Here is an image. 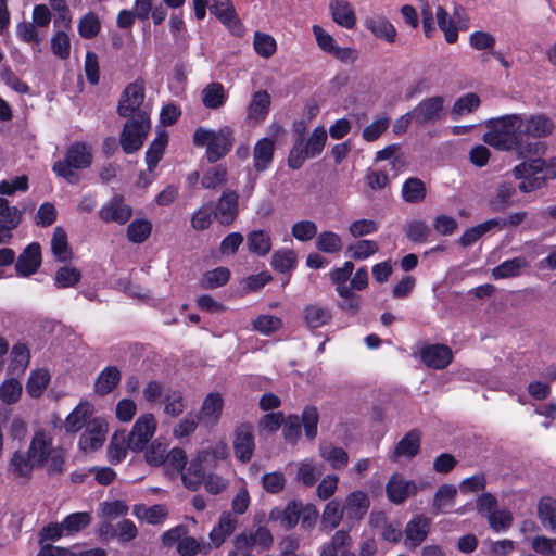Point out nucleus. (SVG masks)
I'll list each match as a JSON object with an SVG mask.
<instances>
[{
    "label": "nucleus",
    "mask_w": 556,
    "mask_h": 556,
    "mask_svg": "<svg viewBox=\"0 0 556 556\" xmlns=\"http://www.w3.org/2000/svg\"><path fill=\"white\" fill-rule=\"evenodd\" d=\"M204 462L195 455L180 475L184 485L190 491H197L205 479Z\"/></svg>",
    "instance_id": "b1692460"
},
{
    "label": "nucleus",
    "mask_w": 556,
    "mask_h": 556,
    "mask_svg": "<svg viewBox=\"0 0 556 556\" xmlns=\"http://www.w3.org/2000/svg\"><path fill=\"white\" fill-rule=\"evenodd\" d=\"M23 392V387L21 382L14 378L7 379L0 384V400L4 404H14L16 403Z\"/></svg>",
    "instance_id": "0e129e2a"
},
{
    "label": "nucleus",
    "mask_w": 556,
    "mask_h": 556,
    "mask_svg": "<svg viewBox=\"0 0 556 556\" xmlns=\"http://www.w3.org/2000/svg\"><path fill=\"white\" fill-rule=\"evenodd\" d=\"M197 455L203 460L205 466L215 467L218 462L226 460L229 456V450L225 442H216L206 448L198 451Z\"/></svg>",
    "instance_id": "a19ab883"
},
{
    "label": "nucleus",
    "mask_w": 556,
    "mask_h": 556,
    "mask_svg": "<svg viewBox=\"0 0 556 556\" xmlns=\"http://www.w3.org/2000/svg\"><path fill=\"white\" fill-rule=\"evenodd\" d=\"M239 213V195L236 191L227 189L219 197L214 216L220 225L229 226L237 218Z\"/></svg>",
    "instance_id": "2eb2a0df"
},
{
    "label": "nucleus",
    "mask_w": 556,
    "mask_h": 556,
    "mask_svg": "<svg viewBox=\"0 0 556 556\" xmlns=\"http://www.w3.org/2000/svg\"><path fill=\"white\" fill-rule=\"evenodd\" d=\"M144 97L143 80L137 79L130 83L121 96L117 106L118 114L123 117H129L134 114L137 115L139 112H147L142 109Z\"/></svg>",
    "instance_id": "6e6552de"
},
{
    "label": "nucleus",
    "mask_w": 556,
    "mask_h": 556,
    "mask_svg": "<svg viewBox=\"0 0 556 556\" xmlns=\"http://www.w3.org/2000/svg\"><path fill=\"white\" fill-rule=\"evenodd\" d=\"M238 520L230 513H223L219 517L217 526L210 532V539L215 547L220 546L227 536L236 529Z\"/></svg>",
    "instance_id": "7c9ffc66"
},
{
    "label": "nucleus",
    "mask_w": 556,
    "mask_h": 556,
    "mask_svg": "<svg viewBox=\"0 0 556 556\" xmlns=\"http://www.w3.org/2000/svg\"><path fill=\"white\" fill-rule=\"evenodd\" d=\"M132 211L129 205L124 202L119 195H115L104 203L99 211L100 218L105 223L125 224L131 217Z\"/></svg>",
    "instance_id": "a211bd4d"
},
{
    "label": "nucleus",
    "mask_w": 556,
    "mask_h": 556,
    "mask_svg": "<svg viewBox=\"0 0 556 556\" xmlns=\"http://www.w3.org/2000/svg\"><path fill=\"white\" fill-rule=\"evenodd\" d=\"M223 407L224 399L222 394L218 392H211L204 397L197 416L202 425L212 427L219 421Z\"/></svg>",
    "instance_id": "6ab92c4d"
},
{
    "label": "nucleus",
    "mask_w": 556,
    "mask_h": 556,
    "mask_svg": "<svg viewBox=\"0 0 556 556\" xmlns=\"http://www.w3.org/2000/svg\"><path fill=\"white\" fill-rule=\"evenodd\" d=\"M22 220V212L10 205L9 201L0 197V224L15 229Z\"/></svg>",
    "instance_id": "69168bd1"
},
{
    "label": "nucleus",
    "mask_w": 556,
    "mask_h": 556,
    "mask_svg": "<svg viewBox=\"0 0 556 556\" xmlns=\"http://www.w3.org/2000/svg\"><path fill=\"white\" fill-rule=\"evenodd\" d=\"M101 534L106 539L116 538L122 543H127L137 536V528L131 520L124 519L116 526L104 523L101 527Z\"/></svg>",
    "instance_id": "bb28decb"
},
{
    "label": "nucleus",
    "mask_w": 556,
    "mask_h": 556,
    "mask_svg": "<svg viewBox=\"0 0 556 556\" xmlns=\"http://www.w3.org/2000/svg\"><path fill=\"white\" fill-rule=\"evenodd\" d=\"M247 245L251 253L265 256L271 250V237L265 230H252L247 236Z\"/></svg>",
    "instance_id": "4c0bfd02"
},
{
    "label": "nucleus",
    "mask_w": 556,
    "mask_h": 556,
    "mask_svg": "<svg viewBox=\"0 0 556 556\" xmlns=\"http://www.w3.org/2000/svg\"><path fill=\"white\" fill-rule=\"evenodd\" d=\"M319 451L321 458L328 462L333 469L342 468L349 462V455L342 447L323 443Z\"/></svg>",
    "instance_id": "de8ad7c7"
},
{
    "label": "nucleus",
    "mask_w": 556,
    "mask_h": 556,
    "mask_svg": "<svg viewBox=\"0 0 556 556\" xmlns=\"http://www.w3.org/2000/svg\"><path fill=\"white\" fill-rule=\"evenodd\" d=\"M333 21L348 29H352L356 24V17L353 8L345 0H331L329 4Z\"/></svg>",
    "instance_id": "c756f323"
},
{
    "label": "nucleus",
    "mask_w": 556,
    "mask_h": 556,
    "mask_svg": "<svg viewBox=\"0 0 556 556\" xmlns=\"http://www.w3.org/2000/svg\"><path fill=\"white\" fill-rule=\"evenodd\" d=\"M419 448H420L419 433L417 431H409L396 444L394 451L390 455V459L392 462H396L402 457L410 459L418 454Z\"/></svg>",
    "instance_id": "cd10ccee"
},
{
    "label": "nucleus",
    "mask_w": 556,
    "mask_h": 556,
    "mask_svg": "<svg viewBox=\"0 0 556 556\" xmlns=\"http://www.w3.org/2000/svg\"><path fill=\"white\" fill-rule=\"evenodd\" d=\"M39 468L27 452L16 451L13 453L8 470L14 478L29 479L33 470Z\"/></svg>",
    "instance_id": "a878e982"
},
{
    "label": "nucleus",
    "mask_w": 556,
    "mask_h": 556,
    "mask_svg": "<svg viewBox=\"0 0 556 556\" xmlns=\"http://www.w3.org/2000/svg\"><path fill=\"white\" fill-rule=\"evenodd\" d=\"M202 102L207 109H219L227 100V92L220 83H211L201 92Z\"/></svg>",
    "instance_id": "e433bc0d"
},
{
    "label": "nucleus",
    "mask_w": 556,
    "mask_h": 556,
    "mask_svg": "<svg viewBox=\"0 0 556 556\" xmlns=\"http://www.w3.org/2000/svg\"><path fill=\"white\" fill-rule=\"evenodd\" d=\"M518 124L526 159L543 153V140L555 130L554 121L542 113L518 114Z\"/></svg>",
    "instance_id": "f03ea898"
},
{
    "label": "nucleus",
    "mask_w": 556,
    "mask_h": 556,
    "mask_svg": "<svg viewBox=\"0 0 556 556\" xmlns=\"http://www.w3.org/2000/svg\"><path fill=\"white\" fill-rule=\"evenodd\" d=\"M354 264L346 261L342 267L336 268L330 273V279L337 285L338 294H346L350 288L348 280L353 273Z\"/></svg>",
    "instance_id": "e2e57ef3"
},
{
    "label": "nucleus",
    "mask_w": 556,
    "mask_h": 556,
    "mask_svg": "<svg viewBox=\"0 0 556 556\" xmlns=\"http://www.w3.org/2000/svg\"><path fill=\"white\" fill-rule=\"evenodd\" d=\"M519 182V190L529 193L544 187L546 180L556 178V157L544 161L540 157L529 159L516 165L511 170Z\"/></svg>",
    "instance_id": "7ed1b4c3"
},
{
    "label": "nucleus",
    "mask_w": 556,
    "mask_h": 556,
    "mask_svg": "<svg viewBox=\"0 0 556 556\" xmlns=\"http://www.w3.org/2000/svg\"><path fill=\"white\" fill-rule=\"evenodd\" d=\"M364 25L377 38H380L387 42H394L396 37V29L384 16L374 15L367 17Z\"/></svg>",
    "instance_id": "c85d7f7f"
},
{
    "label": "nucleus",
    "mask_w": 556,
    "mask_h": 556,
    "mask_svg": "<svg viewBox=\"0 0 556 556\" xmlns=\"http://www.w3.org/2000/svg\"><path fill=\"white\" fill-rule=\"evenodd\" d=\"M386 492L392 503L401 504L409 495L416 494L417 485L414 481L405 480L402 476L395 473L388 481Z\"/></svg>",
    "instance_id": "412c9836"
},
{
    "label": "nucleus",
    "mask_w": 556,
    "mask_h": 556,
    "mask_svg": "<svg viewBox=\"0 0 556 556\" xmlns=\"http://www.w3.org/2000/svg\"><path fill=\"white\" fill-rule=\"evenodd\" d=\"M210 11L236 36L243 34V26L238 18L231 0H210Z\"/></svg>",
    "instance_id": "4468645a"
},
{
    "label": "nucleus",
    "mask_w": 556,
    "mask_h": 556,
    "mask_svg": "<svg viewBox=\"0 0 556 556\" xmlns=\"http://www.w3.org/2000/svg\"><path fill=\"white\" fill-rule=\"evenodd\" d=\"M379 251V245L374 240H358L348 247L350 256L357 261H364Z\"/></svg>",
    "instance_id": "6e6d98bb"
},
{
    "label": "nucleus",
    "mask_w": 556,
    "mask_h": 556,
    "mask_svg": "<svg viewBox=\"0 0 556 556\" xmlns=\"http://www.w3.org/2000/svg\"><path fill=\"white\" fill-rule=\"evenodd\" d=\"M274 141L269 138L258 140L254 147V167L258 172L265 170L271 163L274 156Z\"/></svg>",
    "instance_id": "c9c22d12"
},
{
    "label": "nucleus",
    "mask_w": 556,
    "mask_h": 556,
    "mask_svg": "<svg viewBox=\"0 0 556 556\" xmlns=\"http://www.w3.org/2000/svg\"><path fill=\"white\" fill-rule=\"evenodd\" d=\"M52 442V437L46 430L39 429L35 431L26 452L38 467L45 466L53 451Z\"/></svg>",
    "instance_id": "f3484780"
},
{
    "label": "nucleus",
    "mask_w": 556,
    "mask_h": 556,
    "mask_svg": "<svg viewBox=\"0 0 556 556\" xmlns=\"http://www.w3.org/2000/svg\"><path fill=\"white\" fill-rule=\"evenodd\" d=\"M316 248L321 252L333 254L342 250L343 242L338 233L323 231L317 237Z\"/></svg>",
    "instance_id": "052dcab7"
},
{
    "label": "nucleus",
    "mask_w": 556,
    "mask_h": 556,
    "mask_svg": "<svg viewBox=\"0 0 556 556\" xmlns=\"http://www.w3.org/2000/svg\"><path fill=\"white\" fill-rule=\"evenodd\" d=\"M296 467L295 480L305 486H313L324 471L321 464L308 458L298 463Z\"/></svg>",
    "instance_id": "2f4dec72"
},
{
    "label": "nucleus",
    "mask_w": 556,
    "mask_h": 556,
    "mask_svg": "<svg viewBox=\"0 0 556 556\" xmlns=\"http://www.w3.org/2000/svg\"><path fill=\"white\" fill-rule=\"evenodd\" d=\"M422 362L433 369L445 368L453 358L452 351L444 344L427 345L420 351Z\"/></svg>",
    "instance_id": "4be33fe9"
},
{
    "label": "nucleus",
    "mask_w": 556,
    "mask_h": 556,
    "mask_svg": "<svg viewBox=\"0 0 556 556\" xmlns=\"http://www.w3.org/2000/svg\"><path fill=\"white\" fill-rule=\"evenodd\" d=\"M41 265V248L37 242L28 244L17 256L15 270L18 276L29 277L35 274Z\"/></svg>",
    "instance_id": "dca6fc26"
},
{
    "label": "nucleus",
    "mask_w": 556,
    "mask_h": 556,
    "mask_svg": "<svg viewBox=\"0 0 556 556\" xmlns=\"http://www.w3.org/2000/svg\"><path fill=\"white\" fill-rule=\"evenodd\" d=\"M156 430V420L152 414H143L136 420L128 435V446L132 451H142Z\"/></svg>",
    "instance_id": "9d476101"
},
{
    "label": "nucleus",
    "mask_w": 556,
    "mask_h": 556,
    "mask_svg": "<svg viewBox=\"0 0 556 556\" xmlns=\"http://www.w3.org/2000/svg\"><path fill=\"white\" fill-rule=\"evenodd\" d=\"M165 459L163 466L170 477L180 476L188 464L186 452L178 446L167 451Z\"/></svg>",
    "instance_id": "c03bdc74"
},
{
    "label": "nucleus",
    "mask_w": 556,
    "mask_h": 556,
    "mask_svg": "<svg viewBox=\"0 0 556 556\" xmlns=\"http://www.w3.org/2000/svg\"><path fill=\"white\" fill-rule=\"evenodd\" d=\"M538 518L545 529L556 533V501L554 498L545 496L540 500Z\"/></svg>",
    "instance_id": "58836bf2"
},
{
    "label": "nucleus",
    "mask_w": 556,
    "mask_h": 556,
    "mask_svg": "<svg viewBox=\"0 0 556 556\" xmlns=\"http://www.w3.org/2000/svg\"><path fill=\"white\" fill-rule=\"evenodd\" d=\"M255 441L253 427L250 424H241L235 430L233 453L238 460L248 463L254 453Z\"/></svg>",
    "instance_id": "f8f14e48"
},
{
    "label": "nucleus",
    "mask_w": 556,
    "mask_h": 556,
    "mask_svg": "<svg viewBox=\"0 0 556 556\" xmlns=\"http://www.w3.org/2000/svg\"><path fill=\"white\" fill-rule=\"evenodd\" d=\"M457 494V489L452 484L441 485L433 497L432 508L435 514L446 511L454 505V500Z\"/></svg>",
    "instance_id": "49530a36"
},
{
    "label": "nucleus",
    "mask_w": 556,
    "mask_h": 556,
    "mask_svg": "<svg viewBox=\"0 0 556 556\" xmlns=\"http://www.w3.org/2000/svg\"><path fill=\"white\" fill-rule=\"evenodd\" d=\"M135 515L148 523L157 525L167 516V509L164 505H153L151 507L139 505L135 507Z\"/></svg>",
    "instance_id": "4d7b16f0"
},
{
    "label": "nucleus",
    "mask_w": 556,
    "mask_h": 556,
    "mask_svg": "<svg viewBox=\"0 0 556 556\" xmlns=\"http://www.w3.org/2000/svg\"><path fill=\"white\" fill-rule=\"evenodd\" d=\"M121 381V371L116 366L105 367L97 377L94 392L99 395L111 393Z\"/></svg>",
    "instance_id": "f704fd0d"
},
{
    "label": "nucleus",
    "mask_w": 556,
    "mask_h": 556,
    "mask_svg": "<svg viewBox=\"0 0 556 556\" xmlns=\"http://www.w3.org/2000/svg\"><path fill=\"white\" fill-rule=\"evenodd\" d=\"M51 251L59 262H66L72 258L67 233L62 227H56L53 231Z\"/></svg>",
    "instance_id": "37998d69"
},
{
    "label": "nucleus",
    "mask_w": 556,
    "mask_h": 556,
    "mask_svg": "<svg viewBox=\"0 0 556 556\" xmlns=\"http://www.w3.org/2000/svg\"><path fill=\"white\" fill-rule=\"evenodd\" d=\"M370 522L375 527H382L381 535L388 542H399L402 536L400 526H393L386 523V516L383 513H372L370 515Z\"/></svg>",
    "instance_id": "13d9d810"
},
{
    "label": "nucleus",
    "mask_w": 556,
    "mask_h": 556,
    "mask_svg": "<svg viewBox=\"0 0 556 556\" xmlns=\"http://www.w3.org/2000/svg\"><path fill=\"white\" fill-rule=\"evenodd\" d=\"M226 178L227 168L223 165H217L203 174L201 185L205 189H216L226 182Z\"/></svg>",
    "instance_id": "338daca9"
},
{
    "label": "nucleus",
    "mask_w": 556,
    "mask_h": 556,
    "mask_svg": "<svg viewBox=\"0 0 556 556\" xmlns=\"http://www.w3.org/2000/svg\"><path fill=\"white\" fill-rule=\"evenodd\" d=\"M274 538L269 529L264 526L257 527L254 531H244L237 535L235 544L237 549L256 547L260 551H267L273 546Z\"/></svg>",
    "instance_id": "ddd939ff"
},
{
    "label": "nucleus",
    "mask_w": 556,
    "mask_h": 556,
    "mask_svg": "<svg viewBox=\"0 0 556 556\" xmlns=\"http://www.w3.org/2000/svg\"><path fill=\"white\" fill-rule=\"evenodd\" d=\"M500 225V219H489L479 224L470 229H467L459 238V243L463 247H470L480 239L485 232Z\"/></svg>",
    "instance_id": "864d4df0"
},
{
    "label": "nucleus",
    "mask_w": 556,
    "mask_h": 556,
    "mask_svg": "<svg viewBox=\"0 0 556 556\" xmlns=\"http://www.w3.org/2000/svg\"><path fill=\"white\" fill-rule=\"evenodd\" d=\"M50 380V376L48 370L38 369L30 374L27 384L26 391L31 397H39L43 391L47 389Z\"/></svg>",
    "instance_id": "5fc2aeb1"
},
{
    "label": "nucleus",
    "mask_w": 556,
    "mask_h": 556,
    "mask_svg": "<svg viewBox=\"0 0 556 556\" xmlns=\"http://www.w3.org/2000/svg\"><path fill=\"white\" fill-rule=\"evenodd\" d=\"M91 163L92 153L90 148L83 142H75L66 150L64 159L53 164L52 170L67 182L77 184L80 176L76 170L88 168Z\"/></svg>",
    "instance_id": "20e7f679"
},
{
    "label": "nucleus",
    "mask_w": 556,
    "mask_h": 556,
    "mask_svg": "<svg viewBox=\"0 0 556 556\" xmlns=\"http://www.w3.org/2000/svg\"><path fill=\"white\" fill-rule=\"evenodd\" d=\"M519 130L518 114H506L488 122L483 141L498 151H514L519 159H526Z\"/></svg>",
    "instance_id": "f257e3e1"
},
{
    "label": "nucleus",
    "mask_w": 556,
    "mask_h": 556,
    "mask_svg": "<svg viewBox=\"0 0 556 556\" xmlns=\"http://www.w3.org/2000/svg\"><path fill=\"white\" fill-rule=\"evenodd\" d=\"M326 141L327 130L324 126L316 127L308 138L299 136L289 153L288 166L299 169L306 159H314L323 152Z\"/></svg>",
    "instance_id": "423d86ee"
},
{
    "label": "nucleus",
    "mask_w": 556,
    "mask_h": 556,
    "mask_svg": "<svg viewBox=\"0 0 556 556\" xmlns=\"http://www.w3.org/2000/svg\"><path fill=\"white\" fill-rule=\"evenodd\" d=\"M344 515V505H341L338 500H332L325 506L321 516V523L325 528L332 530L340 525Z\"/></svg>",
    "instance_id": "09e8293b"
},
{
    "label": "nucleus",
    "mask_w": 556,
    "mask_h": 556,
    "mask_svg": "<svg viewBox=\"0 0 556 556\" xmlns=\"http://www.w3.org/2000/svg\"><path fill=\"white\" fill-rule=\"evenodd\" d=\"M128 448L130 447L128 446V435L126 432H115L108 446V456L110 462L114 464L122 462L126 457Z\"/></svg>",
    "instance_id": "79ce46f5"
},
{
    "label": "nucleus",
    "mask_w": 556,
    "mask_h": 556,
    "mask_svg": "<svg viewBox=\"0 0 556 556\" xmlns=\"http://www.w3.org/2000/svg\"><path fill=\"white\" fill-rule=\"evenodd\" d=\"M81 273L79 269L70 266L59 268L54 276V281L58 288H71L79 282Z\"/></svg>",
    "instance_id": "774afa93"
},
{
    "label": "nucleus",
    "mask_w": 556,
    "mask_h": 556,
    "mask_svg": "<svg viewBox=\"0 0 556 556\" xmlns=\"http://www.w3.org/2000/svg\"><path fill=\"white\" fill-rule=\"evenodd\" d=\"M108 424L104 419L96 417L86 424L79 438V448L84 452H93L101 448L105 442Z\"/></svg>",
    "instance_id": "1a4fd4ad"
},
{
    "label": "nucleus",
    "mask_w": 556,
    "mask_h": 556,
    "mask_svg": "<svg viewBox=\"0 0 556 556\" xmlns=\"http://www.w3.org/2000/svg\"><path fill=\"white\" fill-rule=\"evenodd\" d=\"M271 98L266 90L255 91L247 106V122L260 124L269 114Z\"/></svg>",
    "instance_id": "aec40b11"
},
{
    "label": "nucleus",
    "mask_w": 556,
    "mask_h": 556,
    "mask_svg": "<svg viewBox=\"0 0 556 556\" xmlns=\"http://www.w3.org/2000/svg\"><path fill=\"white\" fill-rule=\"evenodd\" d=\"M345 516L350 520H361L368 511L370 500L363 491L350 493L344 501Z\"/></svg>",
    "instance_id": "5701e85b"
},
{
    "label": "nucleus",
    "mask_w": 556,
    "mask_h": 556,
    "mask_svg": "<svg viewBox=\"0 0 556 556\" xmlns=\"http://www.w3.org/2000/svg\"><path fill=\"white\" fill-rule=\"evenodd\" d=\"M350 536L345 531H337L331 541L321 548L320 556H344V547L349 544Z\"/></svg>",
    "instance_id": "bf43d9fd"
},
{
    "label": "nucleus",
    "mask_w": 556,
    "mask_h": 556,
    "mask_svg": "<svg viewBox=\"0 0 556 556\" xmlns=\"http://www.w3.org/2000/svg\"><path fill=\"white\" fill-rule=\"evenodd\" d=\"M430 529V519L418 515L408 521L405 528L406 541L410 547L420 545L427 538Z\"/></svg>",
    "instance_id": "393cba45"
},
{
    "label": "nucleus",
    "mask_w": 556,
    "mask_h": 556,
    "mask_svg": "<svg viewBox=\"0 0 556 556\" xmlns=\"http://www.w3.org/2000/svg\"><path fill=\"white\" fill-rule=\"evenodd\" d=\"M296 253L291 249L277 250L271 256V266L279 273H288L295 268Z\"/></svg>",
    "instance_id": "8fccbe9b"
},
{
    "label": "nucleus",
    "mask_w": 556,
    "mask_h": 556,
    "mask_svg": "<svg viewBox=\"0 0 556 556\" xmlns=\"http://www.w3.org/2000/svg\"><path fill=\"white\" fill-rule=\"evenodd\" d=\"M233 140V130L227 126L219 130L199 127L193 134V143L198 147H206V157L210 163L224 157L231 150Z\"/></svg>",
    "instance_id": "39448f33"
},
{
    "label": "nucleus",
    "mask_w": 556,
    "mask_h": 556,
    "mask_svg": "<svg viewBox=\"0 0 556 556\" xmlns=\"http://www.w3.org/2000/svg\"><path fill=\"white\" fill-rule=\"evenodd\" d=\"M516 192L513 182L502 181L498 182L495 189V197L490 202L494 211H503L510 205V199Z\"/></svg>",
    "instance_id": "603ef678"
},
{
    "label": "nucleus",
    "mask_w": 556,
    "mask_h": 556,
    "mask_svg": "<svg viewBox=\"0 0 556 556\" xmlns=\"http://www.w3.org/2000/svg\"><path fill=\"white\" fill-rule=\"evenodd\" d=\"M253 47L255 52L265 59L273 56L277 50V43L274 37L261 31L254 33Z\"/></svg>",
    "instance_id": "680f3d73"
},
{
    "label": "nucleus",
    "mask_w": 556,
    "mask_h": 556,
    "mask_svg": "<svg viewBox=\"0 0 556 556\" xmlns=\"http://www.w3.org/2000/svg\"><path fill=\"white\" fill-rule=\"evenodd\" d=\"M528 265L526 257L517 256L494 267L491 275L495 280L518 277Z\"/></svg>",
    "instance_id": "473e14b6"
},
{
    "label": "nucleus",
    "mask_w": 556,
    "mask_h": 556,
    "mask_svg": "<svg viewBox=\"0 0 556 556\" xmlns=\"http://www.w3.org/2000/svg\"><path fill=\"white\" fill-rule=\"evenodd\" d=\"M151 127L149 112H139L130 121L126 122L121 134V146L125 153H134L139 150Z\"/></svg>",
    "instance_id": "0eeeda50"
},
{
    "label": "nucleus",
    "mask_w": 556,
    "mask_h": 556,
    "mask_svg": "<svg viewBox=\"0 0 556 556\" xmlns=\"http://www.w3.org/2000/svg\"><path fill=\"white\" fill-rule=\"evenodd\" d=\"M305 324L311 329L319 328L331 319L330 311L320 304H309L303 311Z\"/></svg>",
    "instance_id": "ea45409f"
},
{
    "label": "nucleus",
    "mask_w": 556,
    "mask_h": 556,
    "mask_svg": "<svg viewBox=\"0 0 556 556\" xmlns=\"http://www.w3.org/2000/svg\"><path fill=\"white\" fill-rule=\"evenodd\" d=\"M427 194L426 185L419 178H408L402 187L403 200L407 203H419Z\"/></svg>",
    "instance_id": "a18cd8bd"
},
{
    "label": "nucleus",
    "mask_w": 556,
    "mask_h": 556,
    "mask_svg": "<svg viewBox=\"0 0 556 556\" xmlns=\"http://www.w3.org/2000/svg\"><path fill=\"white\" fill-rule=\"evenodd\" d=\"M93 413L92 404L80 402L74 410L66 417L64 427L67 432H77L88 422V418Z\"/></svg>",
    "instance_id": "72a5a7b5"
},
{
    "label": "nucleus",
    "mask_w": 556,
    "mask_h": 556,
    "mask_svg": "<svg viewBox=\"0 0 556 556\" xmlns=\"http://www.w3.org/2000/svg\"><path fill=\"white\" fill-rule=\"evenodd\" d=\"M418 125L434 124L444 114V98L434 96L420 101L413 110Z\"/></svg>",
    "instance_id": "9b49d317"
},
{
    "label": "nucleus",
    "mask_w": 556,
    "mask_h": 556,
    "mask_svg": "<svg viewBox=\"0 0 556 556\" xmlns=\"http://www.w3.org/2000/svg\"><path fill=\"white\" fill-rule=\"evenodd\" d=\"M435 18L439 28L443 31L444 38L448 43H455L458 39V29L450 18L448 12L442 7L438 5L435 10Z\"/></svg>",
    "instance_id": "3c124183"
}]
</instances>
